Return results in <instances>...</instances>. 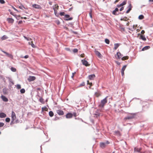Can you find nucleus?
I'll return each instance as SVG.
<instances>
[{"mask_svg": "<svg viewBox=\"0 0 153 153\" xmlns=\"http://www.w3.org/2000/svg\"><path fill=\"white\" fill-rule=\"evenodd\" d=\"M55 9L56 10V9H58V6H57V5H55Z\"/></svg>", "mask_w": 153, "mask_h": 153, "instance_id": "nucleus-62", "label": "nucleus"}, {"mask_svg": "<svg viewBox=\"0 0 153 153\" xmlns=\"http://www.w3.org/2000/svg\"><path fill=\"white\" fill-rule=\"evenodd\" d=\"M7 20L9 23H13L14 21V19L11 18H8Z\"/></svg>", "mask_w": 153, "mask_h": 153, "instance_id": "nucleus-13", "label": "nucleus"}, {"mask_svg": "<svg viewBox=\"0 0 153 153\" xmlns=\"http://www.w3.org/2000/svg\"><path fill=\"white\" fill-rule=\"evenodd\" d=\"M81 62H82V64L83 65H85L86 66H87L89 65V64L88 62L85 60L84 59L82 60Z\"/></svg>", "mask_w": 153, "mask_h": 153, "instance_id": "nucleus-5", "label": "nucleus"}, {"mask_svg": "<svg viewBox=\"0 0 153 153\" xmlns=\"http://www.w3.org/2000/svg\"><path fill=\"white\" fill-rule=\"evenodd\" d=\"M92 9H90V12L89 13V16H90V17L91 19L92 18Z\"/></svg>", "mask_w": 153, "mask_h": 153, "instance_id": "nucleus-32", "label": "nucleus"}, {"mask_svg": "<svg viewBox=\"0 0 153 153\" xmlns=\"http://www.w3.org/2000/svg\"><path fill=\"white\" fill-rule=\"evenodd\" d=\"M22 20L19 21V22L18 24H21L22 23Z\"/></svg>", "mask_w": 153, "mask_h": 153, "instance_id": "nucleus-58", "label": "nucleus"}, {"mask_svg": "<svg viewBox=\"0 0 153 153\" xmlns=\"http://www.w3.org/2000/svg\"><path fill=\"white\" fill-rule=\"evenodd\" d=\"M120 44L119 43H115L114 44V49L116 50L119 47Z\"/></svg>", "mask_w": 153, "mask_h": 153, "instance_id": "nucleus-21", "label": "nucleus"}, {"mask_svg": "<svg viewBox=\"0 0 153 153\" xmlns=\"http://www.w3.org/2000/svg\"><path fill=\"white\" fill-rule=\"evenodd\" d=\"M8 38V37L4 35L1 38V39L2 40H4Z\"/></svg>", "mask_w": 153, "mask_h": 153, "instance_id": "nucleus-24", "label": "nucleus"}, {"mask_svg": "<svg viewBox=\"0 0 153 153\" xmlns=\"http://www.w3.org/2000/svg\"><path fill=\"white\" fill-rule=\"evenodd\" d=\"M0 3L1 4H3L5 3V1L4 0H0Z\"/></svg>", "mask_w": 153, "mask_h": 153, "instance_id": "nucleus-44", "label": "nucleus"}, {"mask_svg": "<svg viewBox=\"0 0 153 153\" xmlns=\"http://www.w3.org/2000/svg\"><path fill=\"white\" fill-rule=\"evenodd\" d=\"M39 101L42 103H44V99L42 97H40L39 100Z\"/></svg>", "mask_w": 153, "mask_h": 153, "instance_id": "nucleus-30", "label": "nucleus"}, {"mask_svg": "<svg viewBox=\"0 0 153 153\" xmlns=\"http://www.w3.org/2000/svg\"><path fill=\"white\" fill-rule=\"evenodd\" d=\"M134 118V116L133 115L131 114L130 115L125 117V119H131Z\"/></svg>", "mask_w": 153, "mask_h": 153, "instance_id": "nucleus-15", "label": "nucleus"}, {"mask_svg": "<svg viewBox=\"0 0 153 153\" xmlns=\"http://www.w3.org/2000/svg\"><path fill=\"white\" fill-rule=\"evenodd\" d=\"M19 8L22 10H23V8L25 9V8L24 7L23 5H22L21 6H19Z\"/></svg>", "mask_w": 153, "mask_h": 153, "instance_id": "nucleus-39", "label": "nucleus"}, {"mask_svg": "<svg viewBox=\"0 0 153 153\" xmlns=\"http://www.w3.org/2000/svg\"><path fill=\"white\" fill-rule=\"evenodd\" d=\"M65 49L67 51H70V49L68 48H66Z\"/></svg>", "mask_w": 153, "mask_h": 153, "instance_id": "nucleus-55", "label": "nucleus"}, {"mask_svg": "<svg viewBox=\"0 0 153 153\" xmlns=\"http://www.w3.org/2000/svg\"><path fill=\"white\" fill-rule=\"evenodd\" d=\"M85 85V83L84 82H82L81 84L79 85V87L83 86Z\"/></svg>", "mask_w": 153, "mask_h": 153, "instance_id": "nucleus-40", "label": "nucleus"}, {"mask_svg": "<svg viewBox=\"0 0 153 153\" xmlns=\"http://www.w3.org/2000/svg\"><path fill=\"white\" fill-rule=\"evenodd\" d=\"M145 32L144 30H142L141 32V33L142 34H143L145 33Z\"/></svg>", "mask_w": 153, "mask_h": 153, "instance_id": "nucleus-54", "label": "nucleus"}, {"mask_svg": "<svg viewBox=\"0 0 153 153\" xmlns=\"http://www.w3.org/2000/svg\"><path fill=\"white\" fill-rule=\"evenodd\" d=\"M46 109V107L45 106L44 107H43L42 108V111H43L44 110H45V109Z\"/></svg>", "mask_w": 153, "mask_h": 153, "instance_id": "nucleus-43", "label": "nucleus"}, {"mask_svg": "<svg viewBox=\"0 0 153 153\" xmlns=\"http://www.w3.org/2000/svg\"><path fill=\"white\" fill-rule=\"evenodd\" d=\"M112 13L114 15H117L120 13L119 12V9L118 8H116L115 10L113 11Z\"/></svg>", "mask_w": 153, "mask_h": 153, "instance_id": "nucleus-4", "label": "nucleus"}, {"mask_svg": "<svg viewBox=\"0 0 153 153\" xmlns=\"http://www.w3.org/2000/svg\"><path fill=\"white\" fill-rule=\"evenodd\" d=\"M150 48V47L149 46H146L144 47L142 49V51H144L145 50H147Z\"/></svg>", "mask_w": 153, "mask_h": 153, "instance_id": "nucleus-22", "label": "nucleus"}, {"mask_svg": "<svg viewBox=\"0 0 153 153\" xmlns=\"http://www.w3.org/2000/svg\"><path fill=\"white\" fill-rule=\"evenodd\" d=\"M16 118L15 113L13 111L11 114V120H15Z\"/></svg>", "mask_w": 153, "mask_h": 153, "instance_id": "nucleus-6", "label": "nucleus"}, {"mask_svg": "<svg viewBox=\"0 0 153 153\" xmlns=\"http://www.w3.org/2000/svg\"><path fill=\"white\" fill-rule=\"evenodd\" d=\"M127 19L126 17H125V24H126L127 26H128L129 25V22L128 21H127L126 19Z\"/></svg>", "mask_w": 153, "mask_h": 153, "instance_id": "nucleus-29", "label": "nucleus"}, {"mask_svg": "<svg viewBox=\"0 0 153 153\" xmlns=\"http://www.w3.org/2000/svg\"><path fill=\"white\" fill-rule=\"evenodd\" d=\"M2 51L4 53H5L7 56L8 57L10 58L11 59H13V56L12 54H10L6 52H5L3 51Z\"/></svg>", "mask_w": 153, "mask_h": 153, "instance_id": "nucleus-3", "label": "nucleus"}, {"mask_svg": "<svg viewBox=\"0 0 153 153\" xmlns=\"http://www.w3.org/2000/svg\"><path fill=\"white\" fill-rule=\"evenodd\" d=\"M144 18V16L143 15H141L139 16L138 18L140 19H142Z\"/></svg>", "mask_w": 153, "mask_h": 153, "instance_id": "nucleus-34", "label": "nucleus"}, {"mask_svg": "<svg viewBox=\"0 0 153 153\" xmlns=\"http://www.w3.org/2000/svg\"><path fill=\"white\" fill-rule=\"evenodd\" d=\"M31 46L33 48H35L36 47V46H35V45H34V44L33 43H32L31 44Z\"/></svg>", "mask_w": 153, "mask_h": 153, "instance_id": "nucleus-45", "label": "nucleus"}, {"mask_svg": "<svg viewBox=\"0 0 153 153\" xmlns=\"http://www.w3.org/2000/svg\"><path fill=\"white\" fill-rule=\"evenodd\" d=\"M28 57V55H25V56H24V58H27Z\"/></svg>", "mask_w": 153, "mask_h": 153, "instance_id": "nucleus-56", "label": "nucleus"}, {"mask_svg": "<svg viewBox=\"0 0 153 153\" xmlns=\"http://www.w3.org/2000/svg\"><path fill=\"white\" fill-rule=\"evenodd\" d=\"M4 125V123H0V127H3Z\"/></svg>", "mask_w": 153, "mask_h": 153, "instance_id": "nucleus-42", "label": "nucleus"}, {"mask_svg": "<svg viewBox=\"0 0 153 153\" xmlns=\"http://www.w3.org/2000/svg\"><path fill=\"white\" fill-rule=\"evenodd\" d=\"M114 135L120 136V132L119 131H115L114 132Z\"/></svg>", "mask_w": 153, "mask_h": 153, "instance_id": "nucleus-25", "label": "nucleus"}, {"mask_svg": "<svg viewBox=\"0 0 153 153\" xmlns=\"http://www.w3.org/2000/svg\"><path fill=\"white\" fill-rule=\"evenodd\" d=\"M15 120H11V122L10 123V125H12L13 124H14V123H15Z\"/></svg>", "mask_w": 153, "mask_h": 153, "instance_id": "nucleus-36", "label": "nucleus"}, {"mask_svg": "<svg viewBox=\"0 0 153 153\" xmlns=\"http://www.w3.org/2000/svg\"><path fill=\"white\" fill-rule=\"evenodd\" d=\"M73 51L74 52V53H77L78 52V50L77 49L75 48V49H74L73 50Z\"/></svg>", "mask_w": 153, "mask_h": 153, "instance_id": "nucleus-41", "label": "nucleus"}, {"mask_svg": "<svg viewBox=\"0 0 153 153\" xmlns=\"http://www.w3.org/2000/svg\"><path fill=\"white\" fill-rule=\"evenodd\" d=\"M16 86H16L17 88L18 89H19L21 88V86L20 85L17 84Z\"/></svg>", "mask_w": 153, "mask_h": 153, "instance_id": "nucleus-38", "label": "nucleus"}, {"mask_svg": "<svg viewBox=\"0 0 153 153\" xmlns=\"http://www.w3.org/2000/svg\"><path fill=\"white\" fill-rule=\"evenodd\" d=\"M60 15L61 16H64V13L63 12H60Z\"/></svg>", "mask_w": 153, "mask_h": 153, "instance_id": "nucleus-47", "label": "nucleus"}, {"mask_svg": "<svg viewBox=\"0 0 153 153\" xmlns=\"http://www.w3.org/2000/svg\"><path fill=\"white\" fill-rule=\"evenodd\" d=\"M84 54H81V55H80L81 57H84Z\"/></svg>", "mask_w": 153, "mask_h": 153, "instance_id": "nucleus-63", "label": "nucleus"}, {"mask_svg": "<svg viewBox=\"0 0 153 153\" xmlns=\"http://www.w3.org/2000/svg\"><path fill=\"white\" fill-rule=\"evenodd\" d=\"M49 114L50 116L51 117H53L54 115L53 112L51 111H50L49 112Z\"/></svg>", "mask_w": 153, "mask_h": 153, "instance_id": "nucleus-28", "label": "nucleus"}, {"mask_svg": "<svg viewBox=\"0 0 153 153\" xmlns=\"http://www.w3.org/2000/svg\"><path fill=\"white\" fill-rule=\"evenodd\" d=\"M36 79V77L34 76H30L28 78V80L29 81H32Z\"/></svg>", "mask_w": 153, "mask_h": 153, "instance_id": "nucleus-9", "label": "nucleus"}, {"mask_svg": "<svg viewBox=\"0 0 153 153\" xmlns=\"http://www.w3.org/2000/svg\"><path fill=\"white\" fill-rule=\"evenodd\" d=\"M124 5V1H123V2L120 4V5L119 4H118L117 5V7H119L122 6H123V5Z\"/></svg>", "mask_w": 153, "mask_h": 153, "instance_id": "nucleus-27", "label": "nucleus"}, {"mask_svg": "<svg viewBox=\"0 0 153 153\" xmlns=\"http://www.w3.org/2000/svg\"><path fill=\"white\" fill-rule=\"evenodd\" d=\"M107 97H106L103 100H101V103L99 105V107L101 108L103 107L105 104L107 102Z\"/></svg>", "mask_w": 153, "mask_h": 153, "instance_id": "nucleus-1", "label": "nucleus"}, {"mask_svg": "<svg viewBox=\"0 0 153 153\" xmlns=\"http://www.w3.org/2000/svg\"><path fill=\"white\" fill-rule=\"evenodd\" d=\"M128 56H125V60L126 59H128Z\"/></svg>", "mask_w": 153, "mask_h": 153, "instance_id": "nucleus-60", "label": "nucleus"}, {"mask_svg": "<svg viewBox=\"0 0 153 153\" xmlns=\"http://www.w3.org/2000/svg\"><path fill=\"white\" fill-rule=\"evenodd\" d=\"M100 147L102 148H104L106 146V143L103 142L100 143Z\"/></svg>", "mask_w": 153, "mask_h": 153, "instance_id": "nucleus-14", "label": "nucleus"}, {"mask_svg": "<svg viewBox=\"0 0 153 153\" xmlns=\"http://www.w3.org/2000/svg\"><path fill=\"white\" fill-rule=\"evenodd\" d=\"M94 117H96L97 118L100 115V111L97 110L95 112V113L94 114Z\"/></svg>", "mask_w": 153, "mask_h": 153, "instance_id": "nucleus-7", "label": "nucleus"}, {"mask_svg": "<svg viewBox=\"0 0 153 153\" xmlns=\"http://www.w3.org/2000/svg\"><path fill=\"white\" fill-rule=\"evenodd\" d=\"M1 98L2 100L4 102H6L8 101L7 98L4 96L2 95L1 96Z\"/></svg>", "mask_w": 153, "mask_h": 153, "instance_id": "nucleus-17", "label": "nucleus"}, {"mask_svg": "<svg viewBox=\"0 0 153 153\" xmlns=\"http://www.w3.org/2000/svg\"><path fill=\"white\" fill-rule=\"evenodd\" d=\"M73 114L70 113H69L67 114L66 115V117L67 118H70L72 117Z\"/></svg>", "mask_w": 153, "mask_h": 153, "instance_id": "nucleus-11", "label": "nucleus"}, {"mask_svg": "<svg viewBox=\"0 0 153 153\" xmlns=\"http://www.w3.org/2000/svg\"><path fill=\"white\" fill-rule=\"evenodd\" d=\"M56 113L59 115H63L64 114L63 111L61 110H57Z\"/></svg>", "mask_w": 153, "mask_h": 153, "instance_id": "nucleus-12", "label": "nucleus"}, {"mask_svg": "<svg viewBox=\"0 0 153 153\" xmlns=\"http://www.w3.org/2000/svg\"><path fill=\"white\" fill-rule=\"evenodd\" d=\"M24 37L25 38V39H26L27 41H29V39L27 38L26 36H24Z\"/></svg>", "mask_w": 153, "mask_h": 153, "instance_id": "nucleus-50", "label": "nucleus"}, {"mask_svg": "<svg viewBox=\"0 0 153 153\" xmlns=\"http://www.w3.org/2000/svg\"><path fill=\"white\" fill-rule=\"evenodd\" d=\"M95 76L94 74H91L89 76V78L90 80H93Z\"/></svg>", "mask_w": 153, "mask_h": 153, "instance_id": "nucleus-19", "label": "nucleus"}, {"mask_svg": "<svg viewBox=\"0 0 153 153\" xmlns=\"http://www.w3.org/2000/svg\"><path fill=\"white\" fill-rule=\"evenodd\" d=\"M136 29V27H135V25H134L132 27H129L128 29L129 30L131 31H134Z\"/></svg>", "mask_w": 153, "mask_h": 153, "instance_id": "nucleus-20", "label": "nucleus"}, {"mask_svg": "<svg viewBox=\"0 0 153 153\" xmlns=\"http://www.w3.org/2000/svg\"><path fill=\"white\" fill-rule=\"evenodd\" d=\"M6 89H3V91L4 94L6 93Z\"/></svg>", "mask_w": 153, "mask_h": 153, "instance_id": "nucleus-57", "label": "nucleus"}, {"mask_svg": "<svg viewBox=\"0 0 153 153\" xmlns=\"http://www.w3.org/2000/svg\"><path fill=\"white\" fill-rule=\"evenodd\" d=\"M5 121L7 122H9L10 121V119L7 117L5 119Z\"/></svg>", "mask_w": 153, "mask_h": 153, "instance_id": "nucleus-37", "label": "nucleus"}, {"mask_svg": "<svg viewBox=\"0 0 153 153\" xmlns=\"http://www.w3.org/2000/svg\"><path fill=\"white\" fill-rule=\"evenodd\" d=\"M6 117V115L4 113L2 112L0 113V117L1 118H3Z\"/></svg>", "mask_w": 153, "mask_h": 153, "instance_id": "nucleus-18", "label": "nucleus"}, {"mask_svg": "<svg viewBox=\"0 0 153 153\" xmlns=\"http://www.w3.org/2000/svg\"><path fill=\"white\" fill-rule=\"evenodd\" d=\"M73 115L74 117H76L77 116V114L76 113L74 112L73 113Z\"/></svg>", "mask_w": 153, "mask_h": 153, "instance_id": "nucleus-49", "label": "nucleus"}, {"mask_svg": "<svg viewBox=\"0 0 153 153\" xmlns=\"http://www.w3.org/2000/svg\"><path fill=\"white\" fill-rule=\"evenodd\" d=\"M72 19H73L71 17L68 19H66V20H67V21L71 20H72Z\"/></svg>", "mask_w": 153, "mask_h": 153, "instance_id": "nucleus-52", "label": "nucleus"}, {"mask_svg": "<svg viewBox=\"0 0 153 153\" xmlns=\"http://www.w3.org/2000/svg\"><path fill=\"white\" fill-rule=\"evenodd\" d=\"M115 56L116 58H120L122 57L121 54L119 52H117L116 55H115Z\"/></svg>", "mask_w": 153, "mask_h": 153, "instance_id": "nucleus-16", "label": "nucleus"}, {"mask_svg": "<svg viewBox=\"0 0 153 153\" xmlns=\"http://www.w3.org/2000/svg\"><path fill=\"white\" fill-rule=\"evenodd\" d=\"M140 38L142 39L143 40V41H146V39L145 37L144 36H143V35H141L140 36Z\"/></svg>", "mask_w": 153, "mask_h": 153, "instance_id": "nucleus-26", "label": "nucleus"}, {"mask_svg": "<svg viewBox=\"0 0 153 153\" xmlns=\"http://www.w3.org/2000/svg\"><path fill=\"white\" fill-rule=\"evenodd\" d=\"M13 8L14 10L16 11H18L15 8H14V7H13Z\"/></svg>", "mask_w": 153, "mask_h": 153, "instance_id": "nucleus-64", "label": "nucleus"}, {"mask_svg": "<svg viewBox=\"0 0 153 153\" xmlns=\"http://www.w3.org/2000/svg\"><path fill=\"white\" fill-rule=\"evenodd\" d=\"M53 10H54V13H55V14H56V10L55 9V8H53Z\"/></svg>", "mask_w": 153, "mask_h": 153, "instance_id": "nucleus-61", "label": "nucleus"}, {"mask_svg": "<svg viewBox=\"0 0 153 153\" xmlns=\"http://www.w3.org/2000/svg\"><path fill=\"white\" fill-rule=\"evenodd\" d=\"M124 65H123L122 68V70H121V75L122 76H123L124 74Z\"/></svg>", "mask_w": 153, "mask_h": 153, "instance_id": "nucleus-23", "label": "nucleus"}, {"mask_svg": "<svg viewBox=\"0 0 153 153\" xmlns=\"http://www.w3.org/2000/svg\"><path fill=\"white\" fill-rule=\"evenodd\" d=\"M32 7H33L35 8L36 9H41V7L40 5H38V4H33Z\"/></svg>", "mask_w": 153, "mask_h": 153, "instance_id": "nucleus-8", "label": "nucleus"}, {"mask_svg": "<svg viewBox=\"0 0 153 153\" xmlns=\"http://www.w3.org/2000/svg\"><path fill=\"white\" fill-rule=\"evenodd\" d=\"M123 9H124V7H122L120 9V11H121L123 10Z\"/></svg>", "mask_w": 153, "mask_h": 153, "instance_id": "nucleus-53", "label": "nucleus"}, {"mask_svg": "<svg viewBox=\"0 0 153 153\" xmlns=\"http://www.w3.org/2000/svg\"><path fill=\"white\" fill-rule=\"evenodd\" d=\"M87 84L90 85L91 86H92V83H91V82L89 83V81H87Z\"/></svg>", "mask_w": 153, "mask_h": 153, "instance_id": "nucleus-48", "label": "nucleus"}, {"mask_svg": "<svg viewBox=\"0 0 153 153\" xmlns=\"http://www.w3.org/2000/svg\"><path fill=\"white\" fill-rule=\"evenodd\" d=\"M11 71L13 72H15L16 71V69L14 67H11L10 68Z\"/></svg>", "mask_w": 153, "mask_h": 153, "instance_id": "nucleus-33", "label": "nucleus"}, {"mask_svg": "<svg viewBox=\"0 0 153 153\" xmlns=\"http://www.w3.org/2000/svg\"><path fill=\"white\" fill-rule=\"evenodd\" d=\"M105 42L107 44H108L110 42L109 40L108 39H105Z\"/></svg>", "mask_w": 153, "mask_h": 153, "instance_id": "nucleus-35", "label": "nucleus"}, {"mask_svg": "<svg viewBox=\"0 0 153 153\" xmlns=\"http://www.w3.org/2000/svg\"><path fill=\"white\" fill-rule=\"evenodd\" d=\"M95 54L97 55L99 58H101L102 57V55L101 53L98 51L95 50L94 51Z\"/></svg>", "mask_w": 153, "mask_h": 153, "instance_id": "nucleus-10", "label": "nucleus"}, {"mask_svg": "<svg viewBox=\"0 0 153 153\" xmlns=\"http://www.w3.org/2000/svg\"><path fill=\"white\" fill-rule=\"evenodd\" d=\"M70 17V16L69 15H65V17L66 18H69Z\"/></svg>", "mask_w": 153, "mask_h": 153, "instance_id": "nucleus-51", "label": "nucleus"}, {"mask_svg": "<svg viewBox=\"0 0 153 153\" xmlns=\"http://www.w3.org/2000/svg\"><path fill=\"white\" fill-rule=\"evenodd\" d=\"M120 30L121 31H124V28H123V27H120Z\"/></svg>", "mask_w": 153, "mask_h": 153, "instance_id": "nucleus-46", "label": "nucleus"}, {"mask_svg": "<svg viewBox=\"0 0 153 153\" xmlns=\"http://www.w3.org/2000/svg\"><path fill=\"white\" fill-rule=\"evenodd\" d=\"M128 5L126 8V9H127V10L126 11V13H129L130 10H131L132 7L131 4L129 2H128Z\"/></svg>", "mask_w": 153, "mask_h": 153, "instance_id": "nucleus-2", "label": "nucleus"}, {"mask_svg": "<svg viewBox=\"0 0 153 153\" xmlns=\"http://www.w3.org/2000/svg\"><path fill=\"white\" fill-rule=\"evenodd\" d=\"M25 90L24 88H22L21 89L20 91L21 94H24L25 92Z\"/></svg>", "mask_w": 153, "mask_h": 153, "instance_id": "nucleus-31", "label": "nucleus"}, {"mask_svg": "<svg viewBox=\"0 0 153 153\" xmlns=\"http://www.w3.org/2000/svg\"><path fill=\"white\" fill-rule=\"evenodd\" d=\"M105 143H106V144H109V141H106L105 142Z\"/></svg>", "mask_w": 153, "mask_h": 153, "instance_id": "nucleus-59", "label": "nucleus"}]
</instances>
